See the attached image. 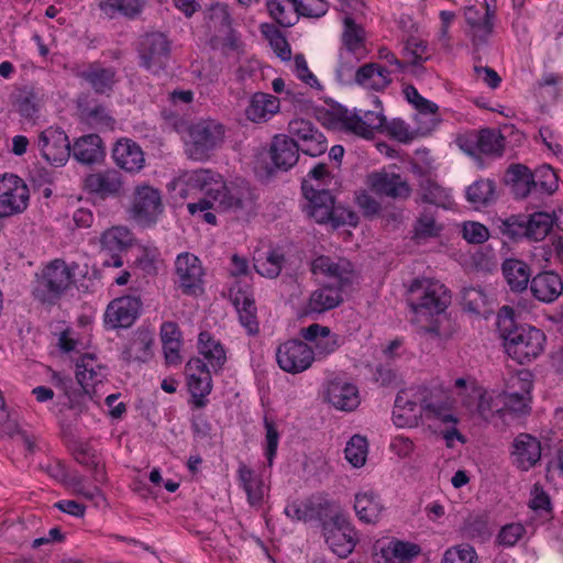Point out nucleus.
<instances>
[{"instance_id": "f257e3e1", "label": "nucleus", "mask_w": 563, "mask_h": 563, "mask_svg": "<svg viewBox=\"0 0 563 563\" xmlns=\"http://www.w3.org/2000/svg\"><path fill=\"white\" fill-rule=\"evenodd\" d=\"M179 194L185 197L187 186L199 189L205 197L197 202L187 205L190 214L201 213L203 221L209 224L217 223V217L210 209H220L232 212L235 218L247 220L256 213L257 197L250 184L243 179L225 183L221 175L210 169H197L184 174L176 183Z\"/></svg>"}, {"instance_id": "f03ea898", "label": "nucleus", "mask_w": 563, "mask_h": 563, "mask_svg": "<svg viewBox=\"0 0 563 563\" xmlns=\"http://www.w3.org/2000/svg\"><path fill=\"white\" fill-rule=\"evenodd\" d=\"M496 324L506 353L519 364L529 363L543 352L545 334L534 327L518 325L511 307L499 309Z\"/></svg>"}, {"instance_id": "7ed1b4c3", "label": "nucleus", "mask_w": 563, "mask_h": 563, "mask_svg": "<svg viewBox=\"0 0 563 563\" xmlns=\"http://www.w3.org/2000/svg\"><path fill=\"white\" fill-rule=\"evenodd\" d=\"M319 522L329 549L339 558H347L353 552L358 538L340 504L319 497Z\"/></svg>"}, {"instance_id": "20e7f679", "label": "nucleus", "mask_w": 563, "mask_h": 563, "mask_svg": "<svg viewBox=\"0 0 563 563\" xmlns=\"http://www.w3.org/2000/svg\"><path fill=\"white\" fill-rule=\"evenodd\" d=\"M225 135L224 126L212 119L200 120L188 126L185 139V153L188 158L205 162L218 150Z\"/></svg>"}, {"instance_id": "39448f33", "label": "nucleus", "mask_w": 563, "mask_h": 563, "mask_svg": "<svg viewBox=\"0 0 563 563\" xmlns=\"http://www.w3.org/2000/svg\"><path fill=\"white\" fill-rule=\"evenodd\" d=\"M408 292V305L415 313L441 314L451 302V295L439 280L416 278L411 282Z\"/></svg>"}, {"instance_id": "423d86ee", "label": "nucleus", "mask_w": 563, "mask_h": 563, "mask_svg": "<svg viewBox=\"0 0 563 563\" xmlns=\"http://www.w3.org/2000/svg\"><path fill=\"white\" fill-rule=\"evenodd\" d=\"M78 264L67 265L63 260L52 261L43 271L34 296L42 302H53L73 284Z\"/></svg>"}, {"instance_id": "0eeeda50", "label": "nucleus", "mask_w": 563, "mask_h": 563, "mask_svg": "<svg viewBox=\"0 0 563 563\" xmlns=\"http://www.w3.org/2000/svg\"><path fill=\"white\" fill-rule=\"evenodd\" d=\"M415 396L417 400H420L423 416L428 420H439L452 424L459 422L453 413L454 400L441 385L417 386Z\"/></svg>"}, {"instance_id": "6e6552de", "label": "nucleus", "mask_w": 563, "mask_h": 563, "mask_svg": "<svg viewBox=\"0 0 563 563\" xmlns=\"http://www.w3.org/2000/svg\"><path fill=\"white\" fill-rule=\"evenodd\" d=\"M29 200L30 191L22 178L13 174L0 177V219L24 212Z\"/></svg>"}, {"instance_id": "1a4fd4ad", "label": "nucleus", "mask_w": 563, "mask_h": 563, "mask_svg": "<svg viewBox=\"0 0 563 563\" xmlns=\"http://www.w3.org/2000/svg\"><path fill=\"white\" fill-rule=\"evenodd\" d=\"M140 66L157 74L165 69L170 57V41L162 32L146 33L139 45Z\"/></svg>"}, {"instance_id": "9d476101", "label": "nucleus", "mask_w": 563, "mask_h": 563, "mask_svg": "<svg viewBox=\"0 0 563 563\" xmlns=\"http://www.w3.org/2000/svg\"><path fill=\"white\" fill-rule=\"evenodd\" d=\"M276 361L278 366L287 373H301L312 365L314 351L302 340L291 339L278 345Z\"/></svg>"}, {"instance_id": "9b49d317", "label": "nucleus", "mask_w": 563, "mask_h": 563, "mask_svg": "<svg viewBox=\"0 0 563 563\" xmlns=\"http://www.w3.org/2000/svg\"><path fill=\"white\" fill-rule=\"evenodd\" d=\"M164 206L161 191L151 186H137L130 208L131 217L140 224L151 225L162 214Z\"/></svg>"}, {"instance_id": "f8f14e48", "label": "nucleus", "mask_w": 563, "mask_h": 563, "mask_svg": "<svg viewBox=\"0 0 563 563\" xmlns=\"http://www.w3.org/2000/svg\"><path fill=\"white\" fill-rule=\"evenodd\" d=\"M205 275L200 260L188 252L181 253L175 261V284L186 296H196L202 291Z\"/></svg>"}, {"instance_id": "ddd939ff", "label": "nucleus", "mask_w": 563, "mask_h": 563, "mask_svg": "<svg viewBox=\"0 0 563 563\" xmlns=\"http://www.w3.org/2000/svg\"><path fill=\"white\" fill-rule=\"evenodd\" d=\"M37 147L43 158L55 167L64 166L71 152L65 131L54 126H49L38 134Z\"/></svg>"}, {"instance_id": "4468645a", "label": "nucleus", "mask_w": 563, "mask_h": 563, "mask_svg": "<svg viewBox=\"0 0 563 563\" xmlns=\"http://www.w3.org/2000/svg\"><path fill=\"white\" fill-rule=\"evenodd\" d=\"M133 243V234L125 227H113L106 230L100 238L102 265L119 268L123 265L121 253Z\"/></svg>"}, {"instance_id": "2eb2a0df", "label": "nucleus", "mask_w": 563, "mask_h": 563, "mask_svg": "<svg viewBox=\"0 0 563 563\" xmlns=\"http://www.w3.org/2000/svg\"><path fill=\"white\" fill-rule=\"evenodd\" d=\"M211 371L200 357H192L186 364L188 389L196 408L206 406V397L212 390Z\"/></svg>"}, {"instance_id": "dca6fc26", "label": "nucleus", "mask_w": 563, "mask_h": 563, "mask_svg": "<svg viewBox=\"0 0 563 563\" xmlns=\"http://www.w3.org/2000/svg\"><path fill=\"white\" fill-rule=\"evenodd\" d=\"M366 185L377 196L395 200H405L410 197L411 188L399 174L386 170H375L367 175Z\"/></svg>"}, {"instance_id": "f3484780", "label": "nucleus", "mask_w": 563, "mask_h": 563, "mask_svg": "<svg viewBox=\"0 0 563 563\" xmlns=\"http://www.w3.org/2000/svg\"><path fill=\"white\" fill-rule=\"evenodd\" d=\"M331 224L333 229L343 225L356 227L358 216L335 202V198L328 189H319V224Z\"/></svg>"}, {"instance_id": "a211bd4d", "label": "nucleus", "mask_w": 563, "mask_h": 563, "mask_svg": "<svg viewBox=\"0 0 563 563\" xmlns=\"http://www.w3.org/2000/svg\"><path fill=\"white\" fill-rule=\"evenodd\" d=\"M142 301L134 296H123L112 300L104 312V323L111 329L130 328L139 318Z\"/></svg>"}, {"instance_id": "6ab92c4d", "label": "nucleus", "mask_w": 563, "mask_h": 563, "mask_svg": "<svg viewBox=\"0 0 563 563\" xmlns=\"http://www.w3.org/2000/svg\"><path fill=\"white\" fill-rule=\"evenodd\" d=\"M374 102L377 110H355L350 114L349 133L366 140H373L377 131H383L386 117L383 113L382 102L377 98Z\"/></svg>"}, {"instance_id": "aec40b11", "label": "nucleus", "mask_w": 563, "mask_h": 563, "mask_svg": "<svg viewBox=\"0 0 563 563\" xmlns=\"http://www.w3.org/2000/svg\"><path fill=\"white\" fill-rule=\"evenodd\" d=\"M325 399L335 409L346 412L355 410L361 402L358 388L339 376L327 383Z\"/></svg>"}, {"instance_id": "412c9836", "label": "nucleus", "mask_w": 563, "mask_h": 563, "mask_svg": "<svg viewBox=\"0 0 563 563\" xmlns=\"http://www.w3.org/2000/svg\"><path fill=\"white\" fill-rule=\"evenodd\" d=\"M416 387L401 389L395 399L393 421L399 428L415 427L423 417L420 400H417Z\"/></svg>"}, {"instance_id": "4be33fe9", "label": "nucleus", "mask_w": 563, "mask_h": 563, "mask_svg": "<svg viewBox=\"0 0 563 563\" xmlns=\"http://www.w3.org/2000/svg\"><path fill=\"white\" fill-rule=\"evenodd\" d=\"M77 77L96 93L106 96L112 93L118 82L117 70L113 67H103L98 62L88 64L77 73Z\"/></svg>"}, {"instance_id": "5701e85b", "label": "nucleus", "mask_w": 563, "mask_h": 563, "mask_svg": "<svg viewBox=\"0 0 563 563\" xmlns=\"http://www.w3.org/2000/svg\"><path fill=\"white\" fill-rule=\"evenodd\" d=\"M529 377L528 373H525L523 377H517L509 386V390L504 393L503 402L507 410L516 415L530 412L532 380Z\"/></svg>"}, {"instance_id": "b1692460", "label": "nucleus", "mask_w": 563, "mask_h": 563, "mask_svg": "<svg viewBox=\"0 0 563 563\" xmlns=\"http://www.w3.org/2000/svg\"><path fill=\"white\" fill-rule=\"evenodd\" d=\"M541 451V443L537 438L528 433H520L512 442L514 464L520 471H529L539 463Z\"/></svg>"}, {"instance_id": "393cba45", "label": "nucleus", "mask_w": 563, "mask_h": 563, "mask_svg": "<svg viewBox=\"0 0 563 563\" xmlns=\"http://www.w3.org/2000/svg\"><path fill=\"white\" fill-rule=\"evenodd\" d=\"M485 5L484 14L474 5L466 7L464 10L465 21L471 27L472 43L476 48L487 44L494 29V11L487 3Z\"/></svg>"}, {"instance_id": "a878e982", "label": "nucleus", "mask_w": 563, "mask_h": 563, "mask_svg": "<svg viewBox=\"0 0 563 563\" xmlns=\"http://www.w3.org/2000/svg\"><path fill=\"white\" fill-rule=\"evenodd\" d=\"M85 189L101 199L120 196L122 190L121 175L113 169L88 175L84 181Z\"/></svg>"}, {"instance_id": "bb28decb", "label": "nucleus", "mask_w": 563, "mask_h": 563, "mask_svg": "<svg viewBox=\"0 0 563 563\" xmlns=\"http://www.w3.org/2000/svg\"><path fill=\"white\" fill-rule=\"evenodd\" d=\"M299 150V145L291 137L284 134L274 136L269 147L272 164L277 169L288 170L297 163Z\"/></svg>"}, {"instance_id": "cd10ccee", "label": "nucleus", "mask_w": 563, "mask_h": 563, "mask_svg": "<svg viewBox=\"0 0 563 563\" xmlns=\"http://www.w3.org/2000/svg\"><path fill=\"white\" fill-rule=\"evenodd\" d=\"M112 157L120 168L129 173L141 170L145 162L141 147L128 139H122L115 143Z\"/></svg>"}, {"instance_id": "c85d7f7f", "label": "nucleus", "mask_w": 563, "mask_h": 563, "mask_svg": "<svg viewBox=\"0 0 563 563\" xmlns=\"http://www.w3.org/2000/svg\"><path fill=\"white\" fill-rule=\"evenodd\" d=\"M353 507L358 520L368 525L377 523L385 509L379 495L372 489L356 493Z\"/></svg>"}, {"instance_id": "c756f323", "label": "nucleus", "mask_w": 563, "mask_h": 563, "mask_svg": "<svg viewBox=\"0 0 563 563\" xmlns=\"http://www.w3.org/2000/svg\"><path fill=\"white\" fill-rule=\"evenodd\" d=\"M530 289L538 300L553 302L562 294L563 282L554 272H542L532 277Z\"/></svg>"}, {"instance_id": "7c9ffc66", "label": "nucleus", "mask_w": 563, "mask_h": 563, "mask_svg": "<svg viewBox=\"0 0 563 563\" xmlns=\"http://www.w3.org/2000/svg\"><path fill=\"white\" fill-rule=\"evenodd\" d=\"M352 272V264L347 260L319 255V275H322L320 280H325L328 284L349 285Z\"/></svg>"}, {"instance_id": "2f4dec72", "label": "nucleus", "mask_w": 563, "mask_h": 563, "mask_svg": "<svg viewBox=\"0 0 563 563\" xmlns=\"http://www.w3.org/2000/svg\"><path fill=\"white\" fill-rule=\"evenodd\" d=\"M76 161L85 165L100 163L104 157L102 140L97 134H88L76 140L71 147Z\"/></svg>"}, {"instance_id": "473e14b6", "label": "nucleus", "mask_w": 563, "mask_h": 563, "mask_svg": "<svg viewBox=\"0 0 563 563\" xmlns=\"http://www.w3.org/2000/svg\"><path fill=\"white\" fill-rule=\"evenodd\" d=\"M503 275L514 292H522L531 283V269L529 265L518 258H507L501 265Z\"/></svg>"}, {"instance_id": "72a5a7b5", "label": "nucleus", "mask_w": 563, "mask_h": 563, "mask_svg": "<svg viewBox=\"0 0 563 563\" xmlns=\"http://www.w3.org/2000/svg\"><path fill=\"white\" fill-rule=\"evenodd\" d=\"M505 181L510 186L516 198H526L531 189L537 187L534 175L522 164L510 165L506 172Z\"/></svg>"}, {"instance_id": "f704fd0d", "label": "nucleus", "mask_w": 563, "mask_h": 563, "mask_svg": "<svg viewBox=\"0 0 563 563\" xmlns=\"http://www.w3.org/2000/svg\"><path fill=\"white\" fill-rule=\"evenodd\" d=\"M279 99L265 92H256L252 96L250 104L245 109L246 118L252 122L267 121L279 111Z\"/></svg>"}, {"instance_id": "c9c22d12", "label": "nucleus", "mask_w": 563, "mask_h": 563, "mask_svg": "<svg viewBox=\"0 0 563 563\" xmlns=\"http://www.w3.org/2000/svg\"><path fill=\"white\" fill-rule=\"evenodd\" d=\"M198 352L207 361L213 373H219L227 355L223 345L217 341L208 331H202L198 336Z\"/></svg>"}, {"instance_id": "e433bc0d", "label": "nucleus", "mask_w": 563, "mask_h": 563, "mask_svg": "<svg viewBox=\"0 0 563 563\" xmlns=\"http://www.w3.org/2000/svg\"><path fill=\"white\" fill-rule=\"evenodd\" d=\"M365 30L355 20L345 15L343 20L342 42L347 53L360 59L365 55Z\"/></svg>"}, {"instance_id": "4c0bfd02", "label": "nucleus", "mask_w": 563, "mask_h": 563, "mask_svg": "<svg viewBox=\"0 0 563 563\" xmlns=\"http://www.w3.org/2000/svg\"><path fill=\"white\" fill-rule=\"evenodd\" d=\"M418 544L394 540L380 551L383 562L378 563H410V561L420 553Z\"/></svg>"}, {"instance_id": "58836bf2", "label": "nucleus", "mask_w": 563, "mask_h": 563, "mask_svg": "<svg viewBox=\"0 0 563 563\" xmlns=\"http://www.w3.org/2000/svg\"><path fill=\"white\" fill-rule=\"evenodd\" d=\"M238 477L244 492L246 493L247 501L250 505H261L264 498L262 478L244 463H240L239 465Z\"/></svg>"}, {"instance_id": "ea45409f", "label": "nucleus", "mask_w": 563, "mask_h": 563, "mask_svg": "<svg viewBox=\"0 0 563 563\" xmlns=\"http://www.w3.org/2000/svg\"><path fill=\"white\" fill-rule=\"evenodd\" d=\"M327 108L319 107V123L329 130H339L349 133L350 114L347 109L339 103H328Z\"/></svg>"}, {"instance_id": "a19ab883", "label": "nucleus", "mask_w": 563, "mask_h": 563, "mask_svg": "<svg viewBox=\"0 0 563 563\" xmlns=\"http://www.w3.org/2000/svg\"><path fill=\"white\" fill-rule=\"evenodd\" d=\"M466 199L476 209L487 207L496 200V185L490 179H479L466 188Z\"/></svg>"}, {"instance_id": "79ce46f5", "label": "nucleus", "mask_w": 563, "mask_h": 563, "mask_svg": "<svg viewBox=\"0 0 563 563\" xmlns=\"http://www.w3.org/2000/svg\"><path fill=\"white\" fill-rule=\"evenodd\" d=\"M553 223V216L547 212L526 214L527 238L533 241L543 240L550 233Z\"/></svg>"}, {"instance_id": "37998d69", "label": "nucleus", "mask_w": 563, "mask_h": 563, "mask_svg": "<svg viewBox=\"0 0 563 563\" xmlns=\"http://www.w3.org/2000/svg\"><path fill=\"white\" fill-rule=\"evenodd\" d=\"M285 263L284 254L278 250H272L264 257L254 260V268L257 274L267 278L279 276Z\"/></svg>"}, {"instance_id": "c03bdc74", "label": "nucleus", "mask_w": 563, "mask_h": 563, "mask_svg": "<svg viewBox=\"0 0 563 563\" xmlns=\"http://www.w3.org/2000/svg\"><path fill=\"white\" fill-rule=\"evenodd\" d=\"M285 514L292 520L311 521L317 518V501L314 496L298 499L287 505Z\"/></svg>"}, {"instance_id": "a18cd8bd", "label": "nucleus", "mask_w": 563, "mask_h": 563, "mask_svg": "<svg viewBox=\"0 0 563 563\" xmlns=\"http://www.w3.org/2000/svg\"><path fill=\"white\" fill-rule=\"evenodd\" d=\"M267 9L271 16L284 27L297 22V13L294 12L295 7L291 0H268Z\"/></svg>"}, {"instance_id": "49530a36", "label": "nucleus", "mask_w": 563, "mask_h": 563, "mask_svg": "<svg viewBox=\"0 0 563 563\" xmlns=\"http://www.w3.org/2000/svg\"><path fill=\"white\" fill-rule=\"evenodd\" d=\"M345 285L328 284L319 279V313L331 310L343 301L342 289Z\"/></svg>"}, {"instance_id": "de8ad7c7", "label": "nucleus", "mask_w": 563, "mask_h": 563, "mask_svg": "<svg viewBox=\"0 0 563 563\" xmlns=\"http://www.w3.org/2000/svg\"><path fill=\"white\" fill-rule=\"evenodd\" d=\"M488 298L482 288L464 287L461 296L463 310L475 314L486 312Z\"/></svg>"}, {"instance_id": "09e8293b", "label": "nucleus", "mask_w": 563, "mask_h": 563, "mask_svg": "<svg viewBox=\"0 0 563 563\" xmlns=\"http://www.w3.org/2000/svg\"><path fill=\"white\" fill-rule=\"evenodd\" d=\"M504 143L505 137L501 133L492 129H484L478 134L477 148L483 154L501 155Z\"/></svg>"}, {"instance_id": "8fccbe9b", "label": "nucleus", "mask_w": 563, "mask_h": 563, "mask_svg": "<svg viewBox=\"0 0 563 563\" xmlns=\"http://www.w3.org/2000/svg\"><path fill=\"white\" fill-rule=\"evenodd\" d=\"M497 222L499 232L509 240L527 238L526 214H512L506 219H498Z\"/></svg>"}, {"instance_id": "3c124183", "label": "nucleus", "mask_w": 563, "mask_h": 563, "mask_svg": "<svg viewBox=\"0 0 563 563\" xmlns=\"http://www.w3.org/2000/svg\"><path fill=\"white\" fill-rule=\"evenodd\" d=\"M345 459L354 466L364 465L367 455V440L365 437L355 434L346 444L344 450Z\"/></svg>"}, {"instance_id": "603ef678", "label": "nucleus", "mask_w": 563, "mask_h": 563, "mask_svg": "<svg viewBox=\"0 0 563 563\" xmlns=\"http://www.w3.org/2000/svg\"><path fill=\"white\" fill-rule=\"evenodd\" d=\"M441 227L437 225L433 214L430 212H422L413 225L412 239L416 241L426 240L428 238L438 236Z\"/></svg>"}, {"instance_id": "864d4df0", "label": "nucleus", "mask_w": 563, "mask_h": 563, "mask_svg": "<svg viewBox=\"0 0 563 563\" xmlns=\"http://www.w3.org/2000/svg\"><path fill=\"white\" fill-rule=\"evenodd\" d=\"M344 343V338L332 333L328 327L319 325V357L328 356Z\"/></svg>"}, {"instance_id": "5fc2aeb1", "label": "nucleus", "mask_w": 563, "mask_h": 563, "mask_svg": "<svg viewBox=\"0 0 563 563\" xmlns=\"http://www.w3.org/2000/svg\"><path fill=\"white\" fill-rule=\"evenodd\" d=\"M421 200L426 203L444 206L446 194L444 189L430 178L420 183Z\"/></svg>"}, {"instance_id": "6e6d98bb", "label": "nucleus", "mask_w": 563, "mask_h": 563, "mask_svg": "<svg viewBox=\"0 0 563 563\" xmlns=\"http://www.w3.org/2000/svg\"><path fill=\"white\" fill-rule=\"evenodd\" d=\"M209 21L219 33L232 27L229 7L224 3L212 4L209 9Z\"/></svg>"}, {"instance_id": "4d7b16f0", "label": "nucleus", "mask_w": 563, "mask_h": 563, "mask_svg": "<svg viewBox=\"0 0 563 563\" xmlns=\"http://www.w3.org/2000/svg\"><path fill=\"white\" fill-rule=\"evenodd\" d=\"M476 552L471 545L454 547L445 551L442 563H475Z\"/></svg>"}, {"instance_id": "13d9d810", "label": "nucleus", "mask_w": 563, "mask_h": 563, "mask_svg": "<svg viewBox=\"0 0 563 563\" xmlns=\"http://www.w3.org/2000/svg\"><path fill=\"white\" fill-rule=\"evenodd\" d=\"M102 8L106 11L120 12L125 16L134 18L142 11L139 0H107Z\"/></svg>"}, {"instance_id": "bf43d9fd", "label": "nucleus", "mask_w": 563, "mask_h": 563, "mask_svg": "<svg viewBox=\"0 0 563 563\" xmlns=\"http://www.w3.org/2000/svg\"><path fill=\"white\" fill-rule=\"evenodd\" d=\"M404 91L407 100L412 103L421 114H433L438 111L439 107L434 102L423 98L413 86H407Z\"/></svg>"}, {"instance_id": "052dcab7", "label": "nucleus", "mask_w": 563, "mask_h": 563, "mask_svg": "<svg viewBox=\"0 0 563 563\" xmlns=\"http://www.w3.org/2000/svg\"><path fill=\"white\" fill-rule=\"evenodd\" d=\"M229 298L235 308H240L242 306H249L254 300L253 291L250 285L241 284L236 282L229 289Z\"/></svg>"}, {"instance_id": "680f3d73", "label": "nucleus", "mask_w": 563, "mask_h": 563, "mask_svg": "<svg viewBox=\"0 0 563 563\" xmlns=\"http://www.w3.org/2000/svg\"><path fill=\"white\" fill-rule=\"evenodd\" d=\"M151 341L146 338H139L134 340L130 346L123 352V358L128 362L131 361H146L150 356Z\"/></svg>"}, {"instance_id": "e2e57ef3", "label": "nucleus", "mask_w": 563, "mask_h": 563, "mask_svg": "<svg viewBox=\"0 0 563 563\" xmlns=\"http://www.w3.org/2000/svg\"><path fill=\"white\" fill-rule=\"evenodd\" d=\"M264 427L266 430L265 439H266V450L265 455L271 466L273 464L274 457L276 456L278 442H279V433L276 429L274 421L269 420L265 417Z\"/></svg>"}, {"instance_id": "0e129e2a", "label": "nucleus", "mask_w": 563, "mask_h": 563, "mask_svg": "<svg viewBox=\"0 0 563 563\" xmlns=\"http://www.w3.org/2000/svg\"><path fill=\"white\" fill-rule=\"evenodd\" d=\"M462 233L463 238L473 244L484 243L489 238L488 229L484 224L474 221L465 222Z\"/></svg>"}, {"instance_id": "69168bd1", "label": "nucleus", "mask_w": 563, "mask_h": 563, "mask_svg": "<svg viewBox=\"0 0 563 563\" xmlns=\"http://www.w3.org/2000/svg\"><path fill=\"white\" fill-rule=\"evenodd\" d=\"M86 119L90 124L100 128H112L114 124L113 118L109 114L108 110L99 104L93 108H86L84 110Z\"/></svg>"}, {"instance_id": "338daca9", "label": "nucleus", "mask_w": 563, "mask_h": 563, "mask_svg": "<svg viewBox=\"0 0 563 563\" xmlns=\"http://www.w3.org/2000/svg\"><path fill=\"white\" fill-rule=\"evenodd\" d=\"M239 313L241 324L247 330L250 334H256L258 332V321L256 317L255 301L249 306H242L235 308Z\"/></svg>"}, {"instance_id": "774afa93", "label": "nucleus", "mask_w": 563, "mask_h": 563, "mask_svg": "<svg viewBox=\"0 0 563 563\" xmlns=\"http://www.w3.org/2000/svg\"><path fill=\"white\" fill-rule=\"evenodd\" d=\"M73 455L79 464L86 466L87 468L96 465V463L99 461L96 451L92 450L87 443L82 442L76 443L74 445Z\"/></svg>"}]
</instances>
